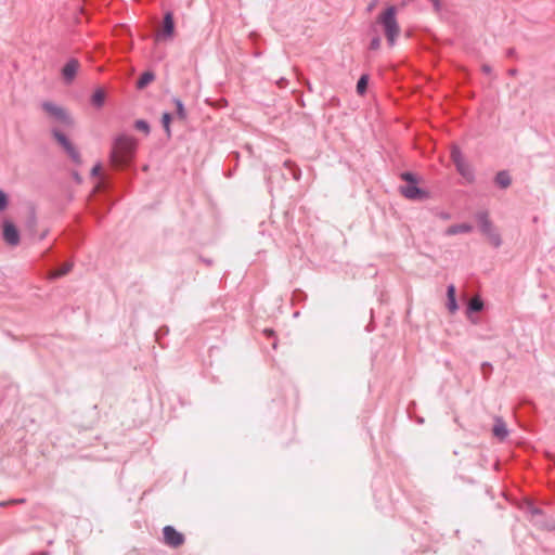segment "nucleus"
Masks as SVG:
<instances>
[{
    "label": "nucleus",
    "instance_id": "1",
    "mask_svg": "<svg viewBox=\"0 0 555 555\" xmlns=\"http://www.w3.org/2000/svg\"><path fill=\"white\" fill-rule=\"evenodd\" d=\"M397 10L395 7H388L377 16V23L384 28L385 36L390 47H392L400 35V26L397 21Z\"/></svg>",
    "mask_w": 555,
    "mask_h": 555
},
{
    "label": "nucleus",
    "instance_id": "2",
    "mask_svg": "<svg viewBox=\"0 0 555 555\" xmlns=\"http://www.w3.org/2000/svg\"><path fill=\"white\" fill-rule=\"evenodd\" d=\"M135 141L129 137H120L116 140L112 152V163L114 166L127 165L134 153Z\"/></svg>",
    "mask_w": 555,
    "mask_h": 555
},
{
    "label": "nucleus",
    "instance_id": "3",
    "mask_svg": "<svg viewBox=\"0 0 555 555\" xmlns=\"http://www.w3.org/2000/svg\"><path fill=\"white\" fill-rule=\"evenodd\" d=\"M42 109L48 115L51 121L64 126V127H73L74 126V119L70 116V114L67 112L66 108L63 106H60L53 102H43L42 103Z\"/></svg>",
    "mask_w": 555,
    "mask_h": 555
},
{
    "label": "nucleus",
    "instance_id": "4",
    "mask_svg": "<svg viewBox=\"0 0 555 555\" xmlns=\"http://www.w3.org/2000/svg\"><path fill=\"white\" fill-rule=\"evenodd\" d=\"M402 178L409 182L405 186L401 188V193L406 198L413 201H423L428 198V193L416 185L415 179L412 173L405 172L402 175Z\"/></svg>",
    "mask_w": 555,
    "mask_h": 555
},
{
    "label": "nucleus",
    "instance_id": "5",
    "mask_svg": "<svg viewBox=\"0 0 555 555\" xmlns=\"http://www.w3.org/2000/svg\"><path fill=\"white\" fill-rule=\"evenodd\" d=\"M480 222V231L487 237L488 242L494 246L499 247L502 244V238L498 230L493 227L488 216L483 215L479 218Z\"/></svg>",
    "mask_w": 555,
    "mask_h": 555
},
{
    "label": "nucleus",
    "instance_id": "6",
    "mask_svg": "<svg viewBox=\"0 0 555 555\" xmlns=\"http://www.w3.org/2000/svg\"><path fill=\"white\" fill-rule=\"evenodd\" d=\"M451 158L456 166V169L461 176H463L467 180L473 179V171L468 164H466L460 149L457 146H453L451 150Z\"/></svg>",
    "mask_w": 555,
    "mask_h": 555
},
{
    "label": "nucleus",
    "instance_id": "7",
    "mask_svg": "<svg viewBox=\"0 0 555 555\" xmlns=\"http://www.w3.org/2000/svg\"><path fill=\"white\" fill-rule=\"evenodd\" d=\"M451 158L456 166V169L461 176H463L467 180L473 179V171L468 164H466L460 149L457 146H453L451 150Z\"/></svg>",
    "mask_w": 555,
    "mask_h": 555
},
{
    "label": "nucleus",
    "instance_id": "8",
    "mask_svg": "<svg viewBox=\"0 0 555 555\" xmlns=\"http://www.w3.org/2000/svg\"><path fill=\"white\" fill-rule=\"evenodd\" d=\"M52 135L73 160L79 162L80 156L78 151L64 133L57 129H53Z\"/></svg>",
    "mask_w": 555,
    "mask_h": 555
},
{
    "label": "nucleus",
    "instance_id": "9",
    "mask_svg": "<svg viewBox=\"0 0 555 555\" xmlns=\"http://www.w3.org/2000/svg\"><path fill=\"white\" fill-rule=\"evenodd\" d=\"M163 534L164 542L170 547H179L184 543V535L171 526L164 527Z\"/></svg>",
    "mask_w": 555,
    "mask_h": 555
},
{
    "label": "nucleus",
    "instance_id": "10",
    "mask_svg": "<svg viewBox=\"0 0 555 555\" xmlns=\"http://www.w3.org/2000/svg\"><path fill=\"white\" fill-rule=\"evenodd\" d=\"M3 240L11 246L20 243V234L16 227L9 220L3 222Z\"/></svg>",
    "mask_w": 555,
    "mask_h": 555
},
{
    "label": "nucleus",
    "instance_id": "11",
    "mask_svg": "<svg viewBox=\"0 0 555 555\" xmlns=\"http://www.w3.org/2000/svg\"><path fill=\"white\" fill-rule=\"evenodd\" d=\"M80 64L77 60L73 59L68 61L64 67L62 68V77L65 83L69 85L75 79L78 70H79Z\"/></svg>",
    "mask_w": 555,
    "mask_h": 555
},
{
    "label": "nucleus",
    "instance_id": "12",
    "mask_svg": "<svg viewBox=\"0 0 555 555\" xmlns=\"http://www.w3.org/2000/svg\"><path fill=\"white\" fill-rule=\"evenodd\" d=\"M492 434L499 440H504L508 434L505 423L501 418L495 420Z\"/></svg>",
    "mask_w": 555,
    "mask_h": 555
},
{
    "label": "nucleus",
    "instance_id": "13",
    "mask_svg": "<svg viewBox=\"0 0 555 555\" xmlns=\"http://www.w3.org/2000/svg\"><path fill=\"white\" fill-rule=\"evenodd\" d=\"M175 33V23L171 12H167L164 16L163 34L171 38Z\"/></svg>",
    "mask_w": 555,
    "mask_h": 555
},
{
    "label": "nucleus",
    "instance_id": "14",
    "mask_svg": "<svg viewBox=\"0 0 555 555\" xmlns=\"http://www.w3.org/2000/svg\"><path fill=\"white\" fill-rule=\"evenodd\" d=\"M448 309L450 312H455L457 309L456 300H455V287L454 285H450L448 287Z\"/></svg>",
    "mask_w": 555,
    "mask_h": 555
},
{
    "label": "nucleus",
    "instance_id": "15",
    "mask_svg": "<svg viewBox=\"0 0 555 555\" xmlns=\"http://www.w3.org/2000/svg\"><path fill=\"white\" fill-rule=\"evenodd\" d=\"M105 101V92L102 89H98L94 91L91 98V102L94 106L101 107Z\"/></svg>",
    "mask_w": 555,
    "mask_h": 555
},
{
    "label": "nucleus",
    "instance_id": "16",
    "mask_svg": "<svg viewBox=\"0 0 555 555\" xmlns=\"http://www.w3.org/2000/svg\"><path fill=\"white\" fill-rule=\"evenodd\" d=\"M472 231V227L469 224L463 223L457 225H452L448 228V234H457V233H468Z\"/></svg>",
    "mask_w": 555,
    "mask_h": 555
},
{
    "label": "nucleus",
    "instance_id": "17",
    "mask_svg": "<svg viewBox=\"0 0 555 555\" xmlns=\"http://www.w3.org/2000/svg\"><path fill=\"white\" fill-rule=\"evenodd\" d=\"M70 269H72V264L70 263H65L60 269H56V270L52 271L50 273V278L51 279L61 278V276L67 274L70 271Z\"/></svg>",
    "mask_w": 555,
    "mask_h": 555
},
{
    "label": "nucleus",
    "instance_id": "18",
    "mask_svg": "<svg viewBox=\"0 0 555 555\" xmlns=\"http://www.w3.org/2000/svg\"><path fill=\"white\" fill-rule=\"evenodd\" d=\"M154 80V75L152 73H144L140 79L138 80V88L143 89L146 85Z\"/></svg>",
    "mask_w": 555,
    "mask_h": 555
},
{
    "label": "nucleus",
    "instance_id": "19",
    "mask_svg": "<svg viewBox=\"0 0 555 555\" xmlns=\"http://www.w3.org/2000/svg\"><path fill=\"white\" fill-rule=\"evenodd\" d=\"M495 181L501 188H507L511 184V178L506 172L498 173Z\"/></svg>",
    "mask_w": 555,
    "mask_h": 555
},
{
    "label": "nucleus",
    "instance_id": "20",
    "mask_svg": "<svg viewBox=\"0 0 555 555\" xmlns=\"http://www.w3.org/2000/svg\"><path fill=\"white\" fill-rule=\"evenodd\" d=\"M482 307H483V302L478 296L473 297L469 300V304H468L469 311H480L482 309Z\"/></svg>",
    "mask_w": 555,
    "mask_h": 555
},
{
    "label": "nucleus",
    "instance_id": "21",
    "mask_svg": "<svg viewBox=\"0 0 555 555\" xmlns=\"http://www.w3.org/2000/svg\"><path fill=\"white\" fill-rule=\"evenodd\" d=\"M367 82H369V78L366 75H363L360 77V79L357 83V91L359 94H363L365 92Z\"/></svg>",
    "mask_w": 555,
    "mask_h": 555
},
{
    "label": "nucleus",
    "instance_id": "22",
    "mask_svg": "<svg viewBox=\"0 0 555 555\" xmlns=\"http://www.w3.org/2000/svg\"><path fill=\"white\" fill-rule=\"evenodd\" d=\"M170 120H171L170 114L165 113L163 115V120L162 121H163V126H164V128H165V130H166L168 135H170Z\"/></svg>",
    "mask_w": 555,
    "mask_h": 555
},
{
    "label": "nucleus",
    "instance_id": "23",
    "mask_svg": "<svg viewBox=\"0 0 555 555\" xmlns=\"http://www.w3.org/2000/svg\"><path fill=\"white\" fill-rule=\"evenodd\" d=\"M176 106H177V113H178L179 117L184 119L185 111H184V106H183L182 102L180 100H176Z\"/></svg>",
    "mask_w": 555,
    "mask_h": 555
},
{
    "label": "nucleus",
    "instance_id": "24",
    "mask_svg": "<svg viewBox=\"0 0 555 555\" xmlns=\"http://www.w3.org/2000/svg\"><path fill=\"white\" fill-rule=\"evenodd\" d=\"M8 206V197L7 194L0 190V211L4 210Z\"/></svg>",
    "mask_w": 555,
    "mask_h": 555
},
{
    "label": "nucleus",
    "instance_id": "25",
    "mask_svg": "<svg viewBox=\"0 0 555 555\" xmlns=\"http://www.w3.org/2000/svg\"><path fill=\"white\" fill-rule=\"evenodd\" d=\"M135 127H137V129L144 131L146 133L150 130L149 125L144 120H138L135 124Z\"/></svg>",
    "mask_w": 555,
    "mask_h": 555
},
{
    "label": "nucleus",
    "instance_id": "26",
    "mask_svg": "<svg viewBox=\"0 0 555 555\" xmlns=\"http://www.w3.org/2000/svg\"><path fill=\"white\" fill-rule=\"evenodd\" d=\"M379 47H380V38L379 37L373 38L370 43V48L372 50H377V49H379Z\"/></svg>",
    "mask_w": 555,
    "mask_h": 555
},
{
    "label": "nucleus",
    "instance_id": "27",
    "mask_svg": "<svg viewBox=\"0 0 555 555\" xmlns=\"http://www.w3.org/2000/svg\"><path fill=\"white\" fill-rule=\"evenodd\" d=\"M37 224V219H36V216L33 211H30L29 214V217H28V227L34 229Z\"/></svg>",
    "mask_w": 555,
    "mask_h": 555
},
{
    "label": "nucleus",
    "instance_id": "28",
    "mask_svg": "<svg viewBox=\"0 0 555 555\" xmlns=\"http://www.w3.org/2000/svg\"><path fill=\"white\" fill-rule=\"evenodd\" d=\"M100 171H101V166H100V165H96V166H94V167L92 168V175H93V176L99 175V173H100Z\"/></svg>",
    "mask_w": 555,
    "mask_h": 555
},
{
    "label": "nucleus",
    "instance_id": "29",
    "mask_svg": "<svg viewBox=\"0 0 555 555\" xmlns=\"http://www.w3.org/2000/svg\"><path fill=\"white\" fill-rule=\"evenodd\" d=\"M482 69H483L486 73H489V72H490V68H489V66H487V65H485V66L482 67Z\"/></svg>",
    "mask_w": 555,
    "mask_h": 555
},
{
    "label": "nucleus",
    "instance_id": "30",
    "mask_svg": "<svg viewBox=\"0 0 555 555\" xmlns=\"http://www.w3.org/2000/svg\"><path fill=\"white\" fill-rule=\"evenodd\" d=\"M25 500L24 499H21V500H17V501H12L11 503H23Z\"/></svg>",
    "mask_w": 555,
    "mask_h": 555
}]
</instances>
